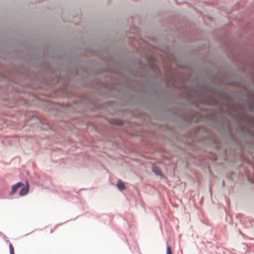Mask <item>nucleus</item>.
I'll return each instance as SVG.
<instances>
[{"mask_svg":"<svg viewBox=\"0 0 254 254\" xmlns=\"http://www.w3.org/2000/svg\"><path fill=\"white\" fill-rule=\"evenodd\" d=\"M117 187L120 190H125L126 189L124 183L121 180L118 182Z\"/></svg>","mask_w":254,"mask_h":254,"instance_id":"3","label":"nucleus"},{"mask_svg":"<svg viewBox=\"0 0 254 254\" xmlns=\"http://www.w3.org/2000/svg\"><path fill=\"white\" fill-rule=\"evenodd\" d=\"M29 190L28 187H24L20 191L19 194L21 196L26 194Z\"/></svg>","mask_w":254,"mask_h":254,"instance_id":"4","label":"nucleus"},{"mask_svg":"<svg viewBox=\"0 0 254 254\" xmlns=\"http://www.w3.org/2000/svg\"><path fill=\"white\" fill-rule=\"evenodd\" d=\"M167 253L166 254H172L171 247L169 245H168L167 246V253Z\"/></svg>","mask_w":254,"mask_h":254,"instance_id":"7","label":"nucleus"},{"mask_svg":"<svg viewBox=\"0 0 254 254\" xmlns=\"http://www.w3.org/2000/svg\"><path fill=\"white\" fill-rule=\"evenodd\" d=\"M23 186V184L21 182H19V183L15 184L14 185H13L12 187V189H11V190H12L11 193L12 194L14 193L19 188L22 187Z\"/></svg>","mask_w":254,"mask_h":254,"instance_id":"2","label":"nucleus"},{"mask_svg":"<svg viewBox=\"0 0 254 254\" xmlns=\"http://www.w3.org/2000/svg\"><path fill=\"white\" fill-rule=\"evenodd\" d=\"M153 171L157 175H159L161 173V171L159 169L157 168L156 167H154L153 168Z\"/></svg>","mask_w":254,"mask_h":254,"instance_id":"5","label":"nucleus"},{"mask_svg":"<svg viewBox=\"0 0 254 254\" xmlns=\"http://www.w3.org/2000/svg\"><path fill=\"white\" fill-rule=\"evenodd\" d=\"M9 250H10V254H14V248L11 244H10L9 245Z\"/></svg>","mask_w":254,"mask_h":254,"instance_id":"6","label":"nucleus"},{"mask_svg":"<svg viewBox=\"0 0 254 254\" xmlns=\"http://www.w3.org/2000/svg\"><path fill=\"white\" fill-rule=\"evenodd\" d=\"M146 90L152 93H155L157 92V88L160 86V83L155 80H147L145 83Z\"/></svg>","mask_w":254,"mask_h":254,"instance_id":"1","label":"nucleus"}]
</instances>
